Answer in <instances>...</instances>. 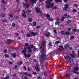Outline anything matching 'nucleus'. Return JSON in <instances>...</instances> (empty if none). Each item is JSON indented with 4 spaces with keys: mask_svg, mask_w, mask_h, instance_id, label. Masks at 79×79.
<instances>
[{
    "mask_svg": "<svg viewBox=\"0 0 79 79\" xmlns=\"http://www.w3.org/2000/svg\"><path fill=\"white\" fill-rule=\"evenodd\" d=\"M69 7V5L68 4H66L65 5V7H64L63 8V10H64V11H67L68 10V7Z\"/></svg>",
    "mask_w": 79,
    "mask_h": 79,
    "instance_id": "6",
    "label": "nucleus"
},
{
    "mask_svg": "<svg viewBox=\"0 0 79 79\" xmlns=\"http://www.w3.org/2000/svg\"><path fill=\"white\" fill-rule=\"evenodd\" d=\"M42 53H43V54H44V53H45V50H44V48L42 50Z\"/></svg>",
    "mask_w": 79,
    "mask_h": 79,
    "instance_id": "54",
    "label": "nucleus"
},
{
    "mask_svg": "<svg viewBox=\"0 0 79 79\" xmlns=\"http://www.w3.org/2000/svg\"><path fill=\"white\" fill-rule=\"evenodd\" d=\"M23 68L25 70V71H26L27 70V68H26V67L25 66H23Z\"/></svg>",
    "mask_w": 79,
    "mask_h": 79,
    "instance_id": "48",
    "label": "nucleus"
},
{
    "mask_svg": "<svg viewBox=\"0 0 79 79\" xmlns=\"http://www.w3.org/2000/svg\"><path fill=\"white\" fill-rule=\"evenodd\" d=\"M53 0H47L46 1V3L47 5H50V3L52 2Z\"/></svg>",
    "mask_w": 79,
    "mask_h": 79,
    "instance_id": "9",
    "label": "nucleus"
},
{
    "mask_svg": "<svg viewBox=\"0 0 79 79\" xmlns=\"http://www.w3.org/2000/svg\"><path fill=\"white\" fill-rule=\"evenodd\" d=\"M44 35L47 37H48L50 35V32H47Z\"/></svg>",
    "mask_w": 79,
    "mask_h": 79,
    "instance_id": "14",
    "label": "nucleus"
},
{
    "mask_svg": "<svg viewBox=\"0 0 79 79\" xmlns=\"http://www.w3.org/2000/svg\"><path fill=\"white\" fill-rule=\"evenodd\" d=\"M48 45L49 47H52V44L51 42H49L48 44Z\"/></svg>",
    "mask_w": 79,
    "mask_h": 79,
    "instance_id": "42",
    "label": "nucleus"
},
{
    "mask_svg": "<svg viewBox=\"0 0 79 79\" xmlns=\"http://www.w3.org/2000/svg\"><path fill=\"white\" fill-rule=\"evenodd\" d=\"M60 33L61 34H62V35H70V32H65L63 31H61L60 32Z\"/></svg>",
    "mask_w": 79,
    "mask_h": 79,
    "instance_id": "2",
    "label": "nucleus"
},
{
    "mask_svg": "<svg viewBox=\"0 0 79 79\" xmlns=\"http://www.w3.org/2000/svg\"><path fill=\"white\" fill-rule=\"evenodd\" d=\"M4 56L6 58H9V55H8L7 54H5Z\"/></svg>",
    "mask_w": 79,
    "mask_h": 79,
    "instance_id": "44",
    "label": "nucleus"
},
{
    "mask_svg": "<svg viewBox=\"0 0 79 79\" xmlns=\"http://www.w3.org/2000/svg\"><path fill=\"white\" fill-rule=\"evenodd\" d=\"M46 15L47 17V18H49L50 17V15H49V14H46Z\"/></svg>",
    "mask_w": 79,
    "mask_h": 79,
    "instance_id": "33",
    "label": "nucleus"
},
{
    "mask_svg": "<svg viewBox=\"0 0 79 79\" xmlns=\"http://www.w3.org/2000/svg\"><path fill=\"white\" fill-rule=\"evenodd\" d=\"M55 44H56V45H58V44H60V41H57L55 42Z\"/></svg>",
    "mask_w": 79,
    "mask_h": 79,
    "instance_id": "22",
    "label": "nucleus"
},
{
    "mask_svg": "<svg viewBox=\"0 0 79 79\" xmlns=\"http://www.w3.org/2000/svg\"><path fill=\"white\" fill-rule=\"evenodd\" d=\"M35 11H36V13H41V10H40V8L35 7Z\"/></svg>",
    "mask_w": 79,
    "mask_h": 79,
    "instance_id": "8",
    "label": "nucleus"
},
{
    "mask_svg": "<svg viewBox=\"0 0 79 79\" xmlns=\"http://www.w3.org/2000/svg\"><path fill=\"white\" fill-rule=\"evenodd\" d=\"M40 27H41V26H40V25L37 26L35 27L36 29H39V28H40Z\"/></svg>",
    "mask_w": 79,
    "mask_h": 79,
    "instance_id": "45",
    "label": "nucleus"
},
{
    "mask_svg": "<svg viewBox=\"0 0 79 79\" xmlns=\"http://www.w3.org/2000/svg\"><path fill=\"white\" fill-rule=\"evenodd\" d=\"M22 64H23V62H22V61H20L19 62L18 65L19 66H20V65H21Z\"/></svg>",
    "mask_w": 79,
    "mask_h": 79,
    "instance_id": "28",
    "label": "nucleus"
},
{
    "mask_svg": "<svg viewBox=\"0 0 79 79\" xmlns=\"http://www.w3.org/2000/svg\"><path fill=\"white\" fill-rule=\"evenodd\" d=\"M46 8H50V4H47L46 6Z\"/></svg>",
    "mask_w": 79,
    "mask_h": 79,
    "instance_id": "26",
    "label": "nucleus"
},
{
    "mask_svg": "<svg viewBox=\"0 0 79 79\" xmlns=\"http://www.w3.org/2000/svg\"><path fill=\"white\" fill-rule=\"evenodd\" d=\"M54 32L55 33V34H57L56 33V30H54Z\"/></svg>",
    "mask_w": 79,
    "mask_h": 79,
    "instance_id": "59",
    "label": "nucleus"
},
{
    "mask_svg": "<svg viewBox=\"0 0 79 79\" xmlns=\"http://www.w3.org/2000/svg\"><path fill=\"white\" fill-rule=\"evenodd\" d=\"M27 48L28 49V52L29 53H32V49L30 48V46L27 47Z\"/></svg>",
    "mask_w": 79,
    "mask_h": 79,
    "instance_id": "10",
    "label": "nucleus"
},
{
    "mask_svg": "<svg viewBox=\"0 0 79 79\" xmlns=\"http://www.w3.org/2000/svg\"><path fill=\"white\" fill-rule=\"evenodd\" d=\"M55 2L56 3H61L62 0H55Z\"/></svg>",
    "mask_w": 79,
    "mask_h": 79,
    "instance_id": "18",
    "label": "nucleus"
},
{
    "mask_svg": "<svg viewBox=\"0 0 79 79\" xmlns=\"http://www.w3.org/2000/svg\"><path fill=\"white\" fill-rule=\"evenodd\" d=\"M59 24H60V22L59 21H56L55 22V24L56 25H58Z\"/></svg>",
    "mask_w": 79,
    "mask_h": 79,
    "instance_id": "32",
    "label": "nucleus"
},
{
    "mask_svg": "<svg viewBox=\"0 0 79 79\" xmlns=\"http://www.w3.org/2000/svg\"><path fill=\"white\" fill-rule=\"evenodd\" d=\"M77 53H78V54H77L78 56V57H79V51H77Z\"/></svg>",
    "mask_w": 79,
    "mask_h": 79,
    "instance_id": "64",
    "label": "nucleus"
},
{
    "mask_svg": "<svg viewBox=\"0 0 79 79\" xmlns=\"http://www.w3.org/2000/svg\"><path fill=\"white\" fill-rule=\"evenodd\" d=\"M5 16V14L3 13H2L1 15V17L2 18H4Z\"/></svg>",
    "mask_w": 79,
    "mask_h": 79,
    "instance_id": "21",
    "label": "nucleus"
},
{
    "mask_svg": "<svg viewBox=\"0 0 79 79\" xmlns=\"http://www.w3.org/2000/svg\"><path fill=\"white\" fill-rule=\"evenodd\" d=\"M10 78V77L8 76H6V77L4 78V79H9Z\"/></svg>",
    "mask_w": 79,
    "mask_h": 79,
    "instance_id": "36",
    "label": "nucleus"
},
{
    "mask_svg": "<svg viewBox=\"0 0 79 79\" xmlns=\"http://www.w3.org/2000/svg\"><path fill=\"white\" fill-rule=\"evenodd\" d=\"M70 56L72 57V58H75V56L72 54H70Z\"/></svg>",
    "mask_w": 79,
    "mask_h": 79,
    "instance_id": "53",
    "label": "nucleus"
},
{
    "mask_svg": "<svg viewBox=\"0 0 79 79\" xmlns=\"http://www.w3.org/2000/svg\"><path fill=\"white\" fill-rule=\"evenodd\" d=\"M71 22H72V21L71 20H69L67 21L66 23L67 24H70V23H71Z\"/></svg>",
    "mask_w": 79,
    "mask_h": 79,
    "instance_id": "24",
    "label": "nucleus"
},
{
    "mask_svg": "<svg viewBox=\"0 0 79 79\" xmlns=\"http://www.w3.org/2000/svg\"><path fill=\"white\" fill-rule=\"evenodd\" d=\"M9 64H13V62L11 61H10L9 62Z\"/></svg>",
    "mask_w": 79,
    "mask_h": 79,
    "instance_id": "56",
    "label": "nucleus"
},
{
    "mask_svg": "<svg viewBox=\"0 0 79 79\" xmlns=\"http://www.w3.org/2000/svg\"><path fill=\"white\" fill-rule=\"evenodd\" d=\"M18 18H19V17H18V16H16L15 17V19H18Z\"/></svg>",
    "mask_w": 79,
    "mask_h": 79,
    "instance_id": "62",
    "label": "nucleus"
},
{
    "mask_svg": "<svg viewBox=\"0 0 79 79\" xmlns=\"http://www.w3.org/2000/svg\"><path fill=\"white\" fill-rule=\"evenodd\" d=\"M33 26H36V25H37V23L36 22H34L33 23Z\"/></svg>",
    "mask_w": 79,
    "mask_h": 79,
    "instance_id": "25",
    "label": "nucleus"
},
{
    "mask_svg": "<svg viewBox=\"0 0 79 79\" xmlns=\"http://www.w3.org/2000/svg\"><path fill=\"white\" fill-rule=\"evenodd\" d=\"M12 56L13 58H16V54L15 53H13L12 54Z\"/></svg>",
    "mask_w": 79,
    "mask_h": 79,
    "instance_id": "20",
    "label": "nucleus"
},
{
    "mask_svg": "<svg viewBox=\"0 0 79 79\" xmlns=\"http://www.w3.org/2000/svg\"><path fill=\"white\" fill-rule=\"evenodd\" d=\"M58 8L56 7V6H55L54 8H52V10H56V9H57Z\"/></svg>",
    "mask_w": 79,
    "mask_h": 79,
    "instance_id": "50",
    "label": "nucleus"
},
{
    "mask_svg": "<svg viewBox=\"0 0 79 79\" xmlns=\"http://www.w3.org/2000/svg\"><path fill=\"white\" fill-rule=\"evenodd\" d=\"M68 47H69V44H66L64 46V48H65V49H68Z\"/></svg>",
    "mask_w": 79,
    "mask_h": 79,
    "instance_id": "17",
    "label": "nucleus"
},
{
    "mask_svg": "<svg viewBox=\"0 0 79 79\" xmlns=\"http://www.w3.org/2000/svg\"><path fill=\"white\" fill-rule=\"evenodd\" d=\"M35 70H36V71H37V72H39V71H40V69L39 68V67L35 66Z\"/></svg>",
    "mask_w": 79,
    "mask_h": 79,
    "instance_id": "15",
    "label": "nucleus"
},
{
    "mask_svg": "<svg viewBox=\"0 0 79 79\" xmlns=\"http://www.w3.org/2000/svg\"><path fill=\"white\" fill-rule=\"evenodd\" d=\"M77 11V10H76L74 9H73V13H76Z\"/></svg>",
    "mask_w": 79,
    "mask_h": 79,
    "instance_id": "39",
    "label": "nucleus"
},
{
    "mask_svg": "<svg viewBox=\"0 0 79 79\" xmlns=\"http://www.w3.org/2000/svg\"><path fill=\"white\" fill-rule=\"evenodd\" d=\"M24 74L25 76H27V72H25Z\"/></svg>",
    "mask_w": 79,
    "mask_h": 79,
    "instance_id": "58",
    "label": "nucleus"
},
{
    "mask_svg": "<svg viewBox=\"0 0 79 79\" xmlns=\"http://www.w3.org/2000/svg\"><path fill=\"white\" fill-rule=\"evenodd\" d=\"M23 4L24 6H25L27 8H29L30 7V5L27 3H25L24 2H23Z\"/></svg>",
    "mask_w": 79,
    "mask_h": 79,
    "instance_id": "7",
    "label": "nucleus"
},
{
    "mask_svg": "<svg viewBox=\"0 0 79 79\" xmlns=\"http://www.w3.org/2000/svg\"><path fill=\"white\" fill-rule=\"evenodd\" d=\"M32 12V11L31 10H29L28 11V13H30L31 12Z\"/></svg>",
    "mask_w": 79,
    "mask_h": 79,
    "instance_id": "61",
    "label": "nucleus"
},
{
    "mask_svg": "<svg viewBox=\"0 0 79 79\" xmlns=\"http://www.w3.org/2000/svg\"><path fill=\"white\" fill-rule=\"evenodd\" d=\"M59 47L60 48H61L63 49V50H65V49L63 48V46H59Z\"/></svg>",
    "mask_w": 79,
    "mask_h": 79,
    "instance_id": "40",
    "label": "nucleus"
},
{
    "mask_svg": "<svg viewBox=\"0 0 79 79\" xmlns=\"http://www.w3.org/2000/svg\"><path fill=\"white\" fill-rule=\"evenodd\" d=\"M25 47H28L29 46V44L28 43H26L25 44Z\"/></svg>",
    "mask_w": 79,
    "mask_h": 79,
    "instance_id": "47",
    "label": "nucleus"
},
{
    "mask_svg": "<svg viewBox=\"0 0 79 79\" xmlns=\"http://www.w3.org/2000/svg\"><path fill=\"white\" fill-rule=\"evenodd\" d=\"M24 79H27V76H25L24 77Z\"/></svg>",
    "mask_w": 79,
    "mask_h": 79,
    "instance_id": "57",
    "label": "nucleus"
},
{
    "mask_svg": "<svg viewBox=\"0 0 79 79\" xmlns=\"http://www.w3.org/2000/svg\"><path fill=\"white\" fill-rule=\"evenodd\" d=\"M29 32L31 33V35L33 36H36L37 35V33H35L34 32H31V31H29Z\"/></svg>",
    "mask_w": 79,
    "mask_h": 79,
    "instance_id": "11",
    "label": "nucleus"
},
{
    "mask_svg": "<svg viewBox=\"0 0 79 79\" xmlns=\"http://www.w3.org/2000/svg\"><path fill=\"white\" fill-rule=\"evenodd\" d=\"M11 39L7 40V44H9V43H10V42H11Z\"/></svg>",
    "mask_w": 79,
    "mask_h": 79,
    "instance_id": "31",
    "label": "nucleus"
},
{
    "mask_svg": "<svg viewBox=\"0 0 79 79\" xmlns=\"http://www.w3.org/2000/svg\"><path fill=\"white\" fill-rule=\"evenodd\" d=\"M40 59H41L43 60H46V55L45 54H43L40 55Z\"/></svg>",
    "mask_w": 79,
    "mask_h": 79,
    "instance_id": "5",
    "label": "nucleus"
},
{
    "mask_svg": "<svg viewBox=\"0 0 79 79\" xmlns=\"http://www.w3.org/2000/svg\"><path fill=\"white\" fill-rule=\"evenodd\" d=\"M8 20L6 19H4L2 20V23H5V22H7Z\"/></svg>",
    "mask_w": 79,
    "mask_h": 79,
    "instance_id": "30",
    "label": "nucleus"
},
{
    "mask_svg": "<svg viewBox=\"0 0 79 79\" xmlns=\"http://www.w3.org/2000/svg\"><path fill=\"white\" fill-rule=\"evenodd\" d=\"M26 37H31V35L29 34H28L27 35Z\"/></svg>",
    "mask_w": 79,
    "mask_h": 79,
    "instance_id": "38",
    "label": "nucleus"
},
{
    "mask_svg": "<svg viewBox=\"0 0 79 79\" xmlns=\"http://www.w3.org/2000/svg\"><path fill=\"white\" fill-rule=\"evenodd\" d=\"M40 61L41 63H42V64L44 65V66H47V63H46V62H45L44 64V61L43 60H40Z\"/></svg>",
    "mask_w": 79,
    "mask_h": 79,
    "instance_id": "16",
    "label": "nucleus"
},
{
    "mask_svg": "<svg viewBox=\"0 0 79 79\" xmlns=\"http://www.w3.org/2000/svg\"><path fill=\"white\" fill-rule=\"evenodd\" d=\"M9 16H10V18H13V15H11V14H10L9 15Z\"/></svg>",
    "mask_w": 79,
    "mask_h": 79,
    "instance_id": "52",
    "label": "nucleus"
},
{
    "mask_svg": "<svg viewBox=\"0 0 79 79\" xmlns=\"http://www.w3.org/2000/svg\"><path fill=\"white\" fill-rule=\"evenodd\" d=\"M28 75L29 77H32V76L31 74H28Z\"/></svg>",
    "mask_w": 79,
    "mask_h": 79,
    "instance_id": "60",
    "label": "nucleus"
},
{
    "mask_svg": "<svg viewBox=\"0 0 79 79\" xmlns=\"http://www.w3.org/2000/svg\"><path fill=\"white\" fill-rule=\"evenodd\" d=\"M23 11L24 13L22 14V16L24 18H26V12L24 10H23Z\"/></svg>",
    "mask_w": 79,
    "mask_h": 79,
    "instance_id": "12",
    "label": "nucleus"
},
{
    "mask_svg": "<svg viewBox=\"0 0 79 79\" xmlns=\"http://www.w3.org/2000/svg\"><path fill=\"white\" fill-rule=\"evenodd\" d=\"M42 45L40 46V49H42V47H45L46 46V42L45 40L42 41Z\"/></svg>",
    "mask_w": 79,
    "mask_h": 79,
    "instance_id": "3",
    "label": "nucleus"
},
{
    "mask_svg": "<svg viewBox=\"0 0 79 79\" xmlns=\"http://www.w3.org/2000/svg\"><path fill=\"white\" fill-rule=\"evenodd\" d=\"M64 19H65V18H64V16H63L62 17V18L61 19V21L62 22L64 21Z\"/></svg>",
    "mask_w": 79,
    "mask_h": 79,
    "instance_id": "27",
    "label": "nucleus"
},
{
    "mask_svg": "<svg viewBox=\"0 0 79 79\" xmlns=\"http://www.w3.org/2000/svg\"><path fill=\"white\" fill-rule=\"evenodd\" d=\"M26 51L24 50H23L22 51H21V53H24V55L25 53H26Z\"/></svg>",
    "mask_w": 79,
    "mask_h": 79,
    "instance_id": "29",
    "label": "nucleus"
},
{
    "mask_svg": "<svg viewBox=\"0 0 79 79\" xmlns=\"http://www.w3.org/2000/svg\"><path fill=\"white\" fill-rule=\"evenodd\" d=\"M36 50H37V48H36L35 47H34V49H33V51L34 52H36Z\"/></svg>",
    "mask_w": 79,
    "mask_h": 79,
    "instance_id": "41",
    "label": "nucleus"
},
{
    "mask_svg": "<svg viewBox=\"0 0 79 79\" xmlns=\"http://www.w3.org/2000/svg\"><path fill=\"white\" fill-rule=\"evenodd\" d=\"M31 2L33 3H35V2H37V0H31Z\"/></svg>",
    "mask_w": 79,
    "mask_h": 79,
    "instance_id": "23",
    "label": "nucleus"
},
{
    "mask_svg": "<svg viewBox=\"0 0 79 79\" xmlns=\"http://www.w3.org/2000/svg\"><path fill=\"white\" fill-rule=\"evenodd\" d=\"M12 26H13V27H16V24L15 23H13L12 24Z\"/></svg>",
    "mask_w": 79,
    "mask_h": 79,
    "instance_id": "37",
    "label": "nucleus"
},
{
    "mask_svg": "<svg viewBox=\"0 0 79 79\" xmlns=\"http://www.w3.org/2000/svg\"><path fill=\"white\" fill-rule=\"evenodd\" d=\"M4 52L5 53H7V49H6L4 50Z\"/></svg>",
    "mask_w": 79,
    "mask_h": 79,
    "instance_id": "63",
    "label": "nucleus"
},
{
    "mask_svg": "<svg viewBox=\"0 0 79 79\" xmlns=\"http://www.w3.org/2000/svg\"><path fill=\"white\" fill-rule=\"evenodd\" d=\"M64 57L65 60H67V59H68V62L69 63H71V58L69 56H66L65 57L64 56Z\"/></svg>",
    "mask_w": 79,
    "mask_h": 79,
    "instance_id": "4",
    "label": "nucleus"
},
{
    "mask_svg": "<svg viewBox=\"0 0 79 79\" xmlns=\"http://www.w3.org/2000/svg\"><path fill=\"white\" fill-rule=\"evenodd\" d=\"M50 6H52V7H53L54 6V4L52 3L51 4H50Z\"/></svg>",
    "mask_w": 79,
    "mask_h": 79,
    "instance_id": "49",
    "label": "nucleus"
},
{
    "mask_svg": "<svg viewBox=\"0 0 79 79\" xmlns=\"http://www.w3.org/2000/svg\"><path fill=\"white\" fill-rule=\"evenodd\" d=\"M65 76L66 77H70L71 75L70 74H67L65 75Z\"/></svg>",
    "mask_w": 79,
    "mask_h": 79,
    "instance_id": "19",
    "label": "nucleus"
},
{
    "mask_svg": "<svg viewBox=\"0 0 79 79\" xmlns=\"http://www.w3.org/2000/svg\"><path fill=\"white\" fill-rule=\"evenodd\" d=\"M70 39L71 40H73V39H74V36H71Z\"/></svg>",
    "mask_w": 79,
    "mask_h": 79,
    "instance_id": "43",
    "label": "nucleus"
},
{
    "mask_svg": "<svg viewBox=\"0 0 79 79\" xmlns=\"http://www.w3.org/2000/svg\"><path fill=\"white\" fill-rule=\"evenodd\" d=\"M2 1L3 4H5V1L4 0H2Z\"/></svg>",
    "mask_w": 79,
    "mask_h": 79,
    "instance_id": "51",
    "label": "nucleus"
},
{
    "mask_svg": "<svg viewBox=\"0 0 79 79\" xmlns=\"http://www.w3.org/2000/svg\"><path fill=\"white\" fill-rule=\"evenodd\" d=\"M24 55L25 56V57H27V58H29V57H31V54H28L27 55L26 53H25L24 54Z\"/></svg>",
    "mask_w": 79,
    "mask_h": 79,
    "instance_id": "13",
    "label": "nucleus"
},
{
    "mask_svg": "<svg viewBox=\"0 0 79 79\" xmlns=\"http://www.w3.org/2000/svg\"><path fill=\"white\" fill-rule=\"evenodd\" d=\"M13 77H16V74H14L13 75Z\"/></svg>",
    "mask_w": 79,
    "mask_h": 79,
    "instance_id": "55",
    "label": "nucleus"
},
{
    "mask_svg": "<svg viewBox=\"0 0 79 79\" xmlns=\"http://www.w3.org/2000/svg\"><path fill=\"white\" fill-rule=\"evenodd\" d=\"M72 30L74 32H76V31H77V30L76 29H73Z\"/></svg>",
    "mask_w": 79,
    "mask_h": 79,
    "instance_id": "46",
    "label": "nucleus"
},
{
    "mask_svg": "<svg viewBox=\"0 0 79 79\" xmlns=\"http://www.w3.org/2000/svg\"><path fill=\"white\" fill-rule=\"evenodd\" d=\"M28 21L29 22H32V19L31 18H29L28 19Z\"/></svg>",
    "mask_w": 79,
    "mask_h": 79,
    "instance_id": "34",
    "label": "nucleus"
},
{
    "mask_svg": "<svg viewBox=\"0 0 79 79\" xmlns=\"http://www.w3.org/2000/svg\"><path fill=\"white\" fill-rule=\"evenodd\" d=\"M79 67H76L74 68V70H73V72L75 74H79V72H77L79 71Z\"/></svg>",
    "mask_w": 79,
    "mask_h": 79,
    "instance_id": "1",
    "label": "nucleus"
},
{
    "mask_svg": "<svg viewBox=\"0 0 79 79\" xmlns=\"http://www.w3.org/2000/svg\"><path fill=\"white\" fill-rule=\"evenodd\" d=\"M34 45L33 44H31V45H30V48H34Z\"/></svg>",
    "mask_w": 79,
    "mask_h": 79,
    "instance_id": "35",
    "label": "nucleus"
}]
</instances>
